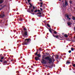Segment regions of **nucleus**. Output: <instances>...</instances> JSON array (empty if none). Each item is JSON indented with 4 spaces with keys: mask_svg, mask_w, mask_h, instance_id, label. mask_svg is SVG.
Wrapping results in <instances>:
<instances>
[{
    "mask_svg": "<svg viewBox=\"0 0 75 75\" xmlns=\"http://www.w3.org/2000/svg\"><path fill=\"white\" fill-rule=\"evenodd\" d=\"M45 59V60H47V61H49V62H48L49 64H51L52 62V59L50 58L49 56H47L45 58V57H44V56L43 57H42V59Z\"/></svg>",
    "mask_w": 75,
    "mask_h": 75,
    "instance_id": "1",
    "label": "nucleus"
},
{
    "mask_svg": "<svg viewBox=\"0 0 75 75\" xmlns=\"http://www.w3.org/2000/svg\"><path fill=\"white\" fill-rule=\"evenodd\" d=\"M30 40V39H28L25 40V42H24V44L25 45H27L29 43V41Z\"/></svg>",
    "mask_w": 75,
    "mask_h": 75,
    "instance_id": "2",
    "label": "nucleus"
},
{
    "mask_svg": "<svg viewBox=\"0 0 75 75\" xmlns=\"http://www.w3.org/2000/svg\"><path fill=\"white\" fill-rule=\"evenodd\" d=\"M68 6V2L67 1H65V3H63V7H64L65 8H66V6Z\"/></svg>",
    "mask_w": 75,
    "mask_h": 75,
    "instance_id": "3",
    "label": "nucleus"
},
{
    "mask_svg": "<svg viewBox=\"0 0 75 75\" xmlns=\"http://www.w3.org/2000/svg\"><path fill=\"white\" fill-rule=\"evenodd\" d=\"M47 63L46 61L44 59H42L41 63L43 64H46Z\"/></svg>",
    "mask_w": 75,
    "mask_h": 75,
    "instance_id": "4",
    "label": "nucleus"
},
{
    "mask_svg": "<svg viewBox=\"0 0 75 75\" xmlns=\"http://www.w3.org/2000/svg\"><path fill=\"white\" fill-rule=\"evenodd\" d=\"M0 62H1L3 64H4V63H6L7 62V61L6 60H0Z\"/></svg>",
    "mask_w": 75,
    "mask_h": 75,
    "instance_id": "5",
    "label": "nucleus"
},
{
    "mask_svg": "<svg viewBox=\"0 0 75 75\" xmlns=\"http://www.w3.org/2000/svg\"><path fill=\"white\" fill-rule=\"evenodd\" d=\"M27 12L30 13H31V14H33V15H34V13H32L30 11V8L27 10Z\"/></svg>",
    "mask_w": 75,
    "mask_h": 75,
    "instance_id": "6",
    "label": "nucleus"
},
{
    "mask_svg": "<svg viewBox=\"0 0 75 75\" xmlns=\"http://www.w3.org/2000/svg\"><path fill=\"white\" fill-rule=\"evenodd\" d=\"M66 17H67V19L68 20H69V21L70 20L71 18H70L69 17V15H67Z\"/></svg>",
    "mask_w": 75,
    "mask_h": 75,
    "instance_id": "7",
    "label": "nucleus"
},
{
    "mask_svg": "<svg viewBox=\"0 0 75 75\" xmlns=\"http://www.w3.org/2000/svg\"><path fill=\"white\" fill-rule=\"evenodd\" d=\"M24 35H27V31H25L24 33Z\"/></svg>",
    "mask_w": 75,
    "mask_h": 75,
    "instance_id": "8",
    "label": "nucleus"
},
{
    "mask_svg": "<svg viewBox=\"0 0 75 75\" xmlns=\"http://www.w3.org/2000/svg\"><path fill=\"white\" fill-rule=\"evenodd\" d=\"M69 60H68L67 61V62H66V64H69L70 63V62H69Z\"/></svg>",
    "mask_w": 75,
    "mask_h": 75,
    "instance_id": "9",
    "label": "nucleus"
},
{
    "mask_svg": "<svg viewBox=\"0 0 75 75\" xmlns=\"http://www.w3.org/2000/svg\"><path fill=\"white\" fill-rule=\"evenodd\" d=\"M72 23L71 22H68L67 23V24L68 25H70L72 24Z\"/></svg>",
    "mask_w": 75,
    "mask_h": 75,
    "instance_id": "10",
    "label": "nucleus"
},
{
    "mask_svg": "<svg viewBox=\"0 0 75 75\" xmlns=\"http://www.w3.org/2000/svg\"><path fill=\"white\" fill-rule=\"evenodd\" d=\"M3 3V0H0V4H1Z\"/></svg>",
    "mask_w": 75,
    "mask_h": 75,
    "instance_id": "11",
    "label": "nucleus"
},
{
    "mask_svg": "<svg viewBox=\"0 0 75 75\" xmlns=\"http://www.w3.org/2000/svg\"><path fill=\"white\" fill-rule=\"evenodd\" d=\"M0 59H0V60H3L2 59H4V57H1Z\"/></svg>",
    "mask_w": 75,
    "mask_h": 75,
    "instance_id": "12",
    "label": "nucleus"
},
{
    "mask_svg": "<svg viewBox=\"0 0 75 75\" xmlns=\"http://www.w3.org/2000/svg\"><path fill=\"white\" fill-rule=\"evenodd\" d=\"M59 35H56L54 36V37L56 38H58V37H59Z\"/></svg>",
    "mask_w": 75,
    "mask_h": 75,
    "instance_id": "13",
    "label": "nucleus"
},
{
    "mask_svg": "<svg viewBox=\"0 0 75 75\" xmlns=\"http://www.w3.org/2000/svg\"><path fill=\"white\" fill-rule=\"evenodd\" d=\"M31 13H33L34 12V9H32L31 10V11H30Z\"/></svg>",
    "mask_w": 75,
    "mask_h": 75,
    "instance_id": "14",
    "label": "nucleus"
},
{
    "mask_svg": "<svg viewBox=\"0 0 75 75\" xmlns=\"http://www.w3.org/2000/svg\"><path fill=\"white\" fill-rule=\"evenodd\" d=\"M72 19L74 20H75V17H74V16H73L72 17Z\"/></svg>",
    "mask_w": 75,
    "mask_h": 75,
    "instance_id": "15",
    "label": "nucleus"
},
{
    "mask_svg": "<svg viewBox=\"0 0 75 75\" xmlns=\"http://www.w3.org/2000/svg\"><path fill=\"white\" fill-rule=\"evenodd\" d=\"M71 51H74V48H73V47H71Z\"/></svg>",
    "mask_w": 75,
    "mask_h": 75,
    "instance_id": "16",
    "label": "nucleus"
},
{
    "mask_svg": "<svg viewBox=\"0 0 75 75\" xmlns=\"http://www.w3.org/2000/svg\"><path fill=\"white\" fill-rule=\"evenodd\" d=\"M49 31L51 33H52V31H51V29H49Z\"/></svg>",
    "mask_w": 75,
    "mask_h": 75,
    "instance_id": "17",
    "label": "nucleus"
},
{
    "mask_svg": "<svg viewBox=\"0 0 75 75\" xmlns=\"http://www.w3.org/2000/svg\"><path fill=\"white\" fill-rule=\"evenodd\" d=\"M37 14H39L40 15H41V12H39Z\"/></svg>",
    "mask_w": 75,
    "mask_h": 75,
    "instance_id": "18",
    "label": "nucleus"
},
{
    "mask_svg": "<svg viewBox=\"0 0 75 75\" xmlns=\"http://www.w3.org/2000/svg\"><path fill=\"white\" fill-rule=\"evenodd\" d=\"M1 17H3L4 16V14H1Z\"/></svg>",
    "mask_w": 75,
    "mask_h": 75,
    "instance_id": "19",
    "label": "nucleus"
},
{
    "mask_svg": "<svg viewBox=\"0 0 75 75\" xmlns=\"http://www.w3.org/2000/svg\"><path fill=\"white\" fill-rule=\"evenodd\" d=\"M64 37H68V35H67L65 34L64 35Z\"/></svg>",
    "mask_w": 75,
    "mask_h": 75,
    "instance_id": "20",
    "label": "nucleus"
},
{
    "mask_svg": "<svg viewBox=\"0 0 75 75\" xmlns=\"http://www.w3.org/2000/svg\"><path fill=\"white\" fill-rule=\"evenodd\" d=\"M39 50H40V51H42V49L40 48H39Z\"/></svg>",
    "mask_w": 75,
    "mask_h": 75,
    "instance_id": "21",
    "label": "nucleus"
},
{
    "mask_svg": "<svg viewBox=\"0 0 75 75\" xmlns=\"http://www.w3.org/2000/svg\"><path fill=\"white\" fill-rule=\"evenodd\" d=\"M20 21H23V19H22V18H20Z\"/></svg>",
    "mask_w": 75,
    "mask_h": 75,
    "instance_id": "22",
    "label": "nucleus"
},
{
    "mask_svg": "<svg viewBox=\"0 0 75 75\" xmlns=\"http://www.w3.org/2000/svg\"><path fill=\"white\" fill-rule=\"evenodd\" d=\"M48 67L49 68H52V66H48Z\"/></svg>",
    "mask_w": 75,
    "mask_h": 75,
    "instance_id": "23",
    "label": "nucleus"
},
{
    "mask_svg": "<svg viewBox=\"0 0 75 75\" xmlns=\"http://www.w3.org/2000/svg\"><path fill=\"white\" fill-rule=\"evenodd\" d=\"M35 59L36 60H38V59L36 57H35Z\"/></svg>",
    "mask_w": 75,
    "mask_h": 75,
    "instance_id": "24",
    "label": "nucleus"
},
{
    "mask_svg": "<svg viewBox=\"0 0 75 75\" xmlns=\"http://www.w3.org/2000/svg\"><path fill=\"white\" fill-rule=\"evenodd\" d=\"M40 54H38L37 55V56L38 57H41V56L40 55H39Z\"/></svg>",
    "mask_w": 75,
    "mask_h": 75,
    "instance_id": "25",
    "label": "nucleus"
},
{
    "mask_svg": "<svg viewBox=\"0 0 75 75\" xmlns=\"http://www.w3.org/2000/svg\"><path fill=\"white\" fill-rule=\"evenodd\" d=\"M34 12L35 13H37V10L36 9V10L35 11H34Z\"/></svg>",
    "mask_w": 75,
    "mask_h": 75,
    "instance_id": "26",
    "label": "nucleus"
},
{
    "mask_svg": "<svg viewBox=\"0 0 75 75\" xmlns=\"http://www.w3.org/2000/svg\"><path fill=\"white\" fill-rule=\"evenodd\" d=\"M47 25L49 27H50V25L49 24H47Z\"/></svg>",
    "mask_w": 75,
    "mask_h": 75,
    "instance_id": "27",
    "label": "nucleus"
},
{
    "mask_svg": "<svg viewBox=\"0 0 75 75\" xmlns=\"http://www.w3.org/2000/svg\"><path fill=\"white\" fill-rule=\"evenodd\" d=\"M69 53H70L71 52V50H69Z\"/></svg>",
    "mask_w": 75,
    "mask_h": 75,
    "instance_id": "28",
    "label": "nucleus"
},
{
    "mask_svg": "<svg viewBox=\"0 0 75 75\" xmlns=\"http://www.w3.org/2000/svg\"><path fill=\"white\" fill-rule=\"evenodd\" d=\"M54 34H57V32H56V31H54Z\"/></svg>",
    "mask_w": 75,
    "mask_h": 75,
    "instance_id": "29",
    "label": "nucleus"
},
{
    "mask_svg": "<svg viewBox=\"0 0 75 75\" xmlns=\"http://www.w3.org/2000/svg\"><path fill=\"white\" fill-rule=\"evenodd\" d=\"M24 30H25V31L27 30L26 29V28H24Z\"/></svg>",
    "mask_w": 75,
    "mask_h": 75,
    "instance_id": "30",
    "label": "nucleus"
},
{
    "mask_svg": "<svg viewBox=\"0 0 75 75\" xmlns=\"http://www.w3.org/2000/svg\"><path fill=\"white\" fill-rule=\"evenodd\" d=\"M73 66L74 67H75V64H74Z\"/></svg>",
    "mask_w": 75,
    "mask_h": 75,
    "instance_id": "31",
    "label": "nucleus"
},
{
    "mask_svg": "<svg viewBox=\"0 0 75 75\" xmlns=\"http://www.w3.org/2000/svg\"><path fill=\"white\" fill-rule=\"evenodd\" d=\"M55 61V59H54V58H53V61L54 62Z\"/></svg>",
    "mask_w": 75,
    "mask_h": 75,
    "instance_id": "32",
    "label": "nucleus"
},
{
    "mask_svg": "<svg viewBox=\"0 0 75 75\" xmlns=\"http://www.w3.org/2000/svg\"><path fill=\"white\" fill-rule=\"evenodd\" d=\"M28 3H30V0H28Z\"/></svg>",
    "mask_w": 75,
    "mask_h": 75,
    "instance_id": "33",
    "label": "nucleus"
},
{
    "mask_svg": "<svg viewBox=\"0 0 75 75\" xmlns=\"http://www.w3.org/2000/svg\"><path fill=\"white\" fill-rule=\"evenodd\" d=\"M70 3L72 4V1H70Z\"/></svg>",
    "mask_w": 75,
    "mask_h": 75,
    "instance_id": "34",
    "label": "nucleus"
},
{
    "mask_svg": "<svg viewBox=\"0 0 75 75\" xmlns=\"http://www.w3.org/2000/svg\"><path fill=\"white\" fill-rule=\"evenodd\" d=\"M40 10L42 11V8H40Z\"/></svg>",
    "mask_w": 75,
    "mask_h": 75,
    "instance_id": "35",
    "label": "nucleus"
},
{
    "mask_svg": "<svg viewBox=\"0 0 75 75\" xmlns=\"http://www.w3.org/2000/svg\"><path fill=\"white\" fill-rule=\"evenodd\" d=\"M38 17H42L41 16H40V15H38Z\"/></svg>",
    "mask_w": 75,
    "mask_h": 75,
    "instance_id": "36",
    "label": "nucleus"
},
{
    "mask_svg": "<svg viewBox=\"0 0 75 75\" xmlns=\"http://www.w3.org/2000/svg\"><path fill=\"white\" fill-rule=\"evenodd\" d=\"M38 12H40V10H38Z\"/></svg>",
    "mask_w": 75,
    "mask_h": 75,
    "instance_id": "37",
    "label": "nucleus"
},
{
    "mask_svg": "<svg viewBox=\"0 0 75 75\" xmlns=\"http://www.w3.org/2000/svg\"><path fill=\"white\" fill-rule=\"evenodd\" d=\"M16 72V73H19V72L18 71H17Z\"/></svg>",
    "mask_w": 75,
    "mask_h": 75,
    "instance_id": "38",
    "label": "nucleus"
},
{
    "mask_svg": "<svg viewBox=\"0 0 75 75\" xmlns=\"http://www.w3.org/2000/svg\"><path fill=\"white\" fill-rule=\"evenodd\" d=\"M57 57H59V55H57Z\"/></svg>",
    "mask_w": 75,
    "mask_h": 75,
    "instance_id": "39",
    "label": "nucleus"
},
{
    "mask_svg": "<svg viewBox=\"0 0 75 75\" xmlns=\"http://www.w3.org/2000/svg\"><path fill=\"white\" fill-rule=\"evenodd\" d=\"M33 9H35V7L34 6L33 7Z\"/></svg>",
    "mask_w": 75,
    "mask_h": 75,
    "instance_id": "40",
    "label": "nucleus"
},
{
    "mask_svg": "<svg viewBox=\"0 0 75 75\" xmlns=\"http://www.w3.org/2000/svg\"><path fill=\"white\" fill-rule=\"evenodd\" d=\"M37 54H38L37 53H35V55H37Z\"/></svg>",
    "mask_w": 75,
    "mask_h": 75,
    "instance_id": "41",
    "label": "nucleus"
},
{
    "mask_svg": "<svg viewBox=\"0 0 75 75\" xmlns=\"http://www.w3.org/2000/svg\"><path fill=\"white\" fill-rule=\"evenodd\" d=\"M40 4H41V5H42V3H41Z\"/></svg>",
    "mask_w": 75,
    "mask_h": 75,
    "instance_id": "42",
    "label": "nucleus"
},
{
    "mask_svg": "<svg viewBox=\"0 0 75 75\" xmlns=\"http://www.w3.org/2000/svg\"><path fill=\"white\" fill-rule=\"evenodd\" d=\"M29 4L30 5V6H32V5H31V4L29 3Z\"/></svg>",
    "mask_w": 75,
    "mask_h": 75,
    "instance_id": "43",
    "label": "nucleus"
},
{
    "mask_svg": "<svg viewBox=\"0 0 75 75\" xmlns=\"http://www.w3.org/2000/svg\"><path fill=\"white\" fill-rule=\"evenodd\" d=\"M42 6V5H40V7H41Z\"/></svg>",
    "mask_w": 75,
    "mask_h": 75,
    "instance_id": "44",
    "label": "nucleus"
},
{
    "mask_svg": "<svg viewBox=\"0 0 75 75\" xmlns=\"http://www.w3.org/2000/svg\"><path fill=\"white\" fill-rule=\"evenodd\" d=\"M16 75H20V74H16Z\"/></svg>",
    "mask_w": 75,
    "mask_h": 75,
    "instance_id": "45",
    "label": "nucleus"
},
{
    "mask_svg": "<svg viewBox=\"0 0 75 75\" xmlns=\"http://www.w3.org/2000/svg\"><path fill=\"white\" fill-rule=\"evenodd\" d=\"M37 58H38V59H39V57H36Z\"/></svg>",
    "mask_w": 75,
    "mask_h": 75,
    "instance_id": "46",
    "label": "nucleus"
},
{
    "mask_svg": "<svg viewBox=\"0 0 75 75\" xmlns=\"http://www.w3.org/2000/svg\"><path fill=\"white\" fill-rule=\"evenodd\" d=\"M50 74V73H48V74H47V75H49Z\"/></svg>",
    "mask_w": 75,
    "mask_h": 75,
    "instance_id": "47",
    "label": "nucleus"
},
{
    "mask_svg": "<svg viewBox=\"0 0 75 75\" xmlns=\"http://www.w3.org/2000/svg\"><path fill=\"white\" fill-rule=\"evenodd\" d=\"M13 59H11V61H13Z\"/></svg>",
    "mask_w": 75,
    "mask_h": 75,
    "instance_id": "48",
    "label": "nucleus"
},
{
    "mask_svg": "<svg viewBox=\"0 0 75 75\" xmlns=\"http://www.w3.org/2000/svg\"><path fill=\"white\" fill-rule=\"evenodd\" d=\"M0 56H2V54H1Z\"/></svg>",
    "mask_w": 75,
    "mask_h": 75,
    "instance_id": "49",
    "label": "nucleus"
},
{
    "mask_svg": "<svg viewBox=\"0 0 75 75\" xmlns=\"http://www.w3.org/2000/svg\"><path fill=\"white\" fill-rule=\"evenodd\" d=\"M20 58H23V57H20Z\"/></svg>",
    "mask_w": 75,
    "mask_h": 75,
    "instance_id": "50",
    "label": "nucleus"
},
{
    "mask_svg": "<svg viewBox=\"0 0 75 75\" xmlns=\"http://www.w3.org/2000/svg\"><path fill=\"white\" fill-rule=\"evenodd\" d=\"M2 9V8H0V10H1Z\"/></svg>",
    "mask_w": 75,
    "mask_h": 75,
    "instance_id": "51",
    "label": "nucleus"
},
{
    "mask_svg": "<svg viewBox=\"0 0 75 75\" xmlns=\"http://www.w3.org/2000/svg\"><path fill=\"white\" fill-rule=\"evenodd\" d=\"M74 10H75V7L74 8Z\"/></svg>",
    "mask_w": 75,
    "mask_h": 75,
    "instance_id": "52",
    "label": "nucleus"
},
{
    "mask_svg": "<svg viewBox=\"0 0 75 75\" xmlns=\"http://www.w3.org/2000/svg\"><path fill=\"white\" fill-rule=\"evenodd\" d=\"M57 59H58V57H57Z\"/></svg>",
    "mask_w": 75,
    "mask_h": 75,
    "instance_id": "53",
    "label": "nucleus"
},
{
    "mask_svg": "<svg viewBox=\"0 0 75 75\" xmlns=\"http://www.w3.org/2000/svg\"><path fill=\"white\" fill-rule=\"evenodd\" d=\"M38 53V51H36V53Z\"/></svg>",
    "mask_w": 75,
    "mask_h": 75,
    "instance_id": "54",
    "label": "nucleus"
},
{
    "mask_svg": "<svg viewBox=\"0 0 75 75\" xmlns=\"http://www.w3.org/2000/svg\"><path fill=\"white\" fill-rule=\"evenodd\" d=\"M53 35V37H55V36H54V35Z\"/></svg>",
    "mask_w": 75,
    "mask_h": 75,
    "instance_id": "55",
    "label": "nucleus"
},
{
    "mask_svg": "<svg viewBox=\"0 0 75 75\" xmlns=\"http://www.w3.org/2000/svg\"><path fill=\"white\" fill-rule=\"evenodd\" d=\"M64 1H62V2H64Z\"/></svg>",
    "mask_w": 75,
    "mask_h": 75,
    "instance_id": "56",
    "label": "nucleus"
},
{
    "mask_svg": "<svg viewBox=\"0 0 75 75\" xmlns=\"http://www.w3.org/2000/svg\"><path fill=\"white\" fill-rule=\"evenodd\" d=\"M40 1H42V0H39Z\"/></svg>",
    "mask_w": 75,
    "mask_h": 75,
    "instance_id": "57",
    "label": "nucleus"
},
{
    "mask_svg": "<svg viewBox=\"0 0 75 75\" xmlns=\"http://www.w3.org/2000/svg\"><path fill=\"white\" fill-rule=\"evenodd\" d=\"M57 62H59V61H58Z\"/></svg>",
    "mask_w": 75,
    "mask_h": 75,
    "instance_id": "58",
    "label": "nucleus"
},
{
    "mask_svg": "<svg viewBox=\"0 0 75 75\" xmlns=\"http://www.w3.org/2000/svg\"><path fill=\"white\" fill-rule=\"evenodd\" d=\"M74 38H75V36L74 37Z\"/></svg>",
    "mask_w": 75,
    "mask_h": 75,
    "instance_id": "59",
    "label": "nucleus"
},
{
    "mask_svg": "<svg viewBox=\"0 0 75 75\" xmlns=\"http://www.w3.org/2000/svg\"><path fill=\"white\" fill-rule=\"evenodd\" d=\"M31 6H30V7H31Z\"/></svg>",
    "mask_w": 75,
    "mask_h": 75,
    "instance_id": "60",
    "label": "nucleus"
},
{
    "mask_svg": "<svg viewBox=\"0 0 75 75\" xmlns=\"http://www.w3.org/2000/svg\"><path fill=\"white\" fill-rule=\"evenodd\" d=\"M44 50V49H42V50Z\"/></svg>",
    "mask_w": 75,
    "mask_h": 75,
    "instance_id": "61",
    "label": "nucleus"
},
{
    "mask_svg": "<svg viewBox=\"0 0 75 75\" xmlns=\"http://www.w3.org/2000/svg\"><path fill=\"white\" fill-rule=\"evenodd\" d=\"M73 72L75 73V72L74 71H73Z\"/></svg>",
    "mask_w": 75,
    "mask_h": 75,
    "instance_id": "62",
    "label": "nucleus"
},
{
    "mask_svg": "<svg viewBox=\"0 0 75 75\" xmlns=\"http://www.w3.org/2000/svg\"><path fill=\"white\" fill-rule=\"evenodd\" d=\"M59 1H61V0H59Z\"/></svg>",
    "mask_w": 75,
    "mask_h": 75,
    "instance_id": "63",
    "label": "nucleus"
},
{
    "mask_svg": "<svg viewBox=\"0 0 75 75\" xmlns=\"http://www.w3.org/2000/svg\"><path fill=\"white\" fill-rule=\"evenodd\" d=\"M23 45H24V44H23Z\"/></svg>",
    "mask_w": 75,
    "mask_h": 75,
    "instance_id": "64",
    "label": "nucleus"
}]
</instances>
